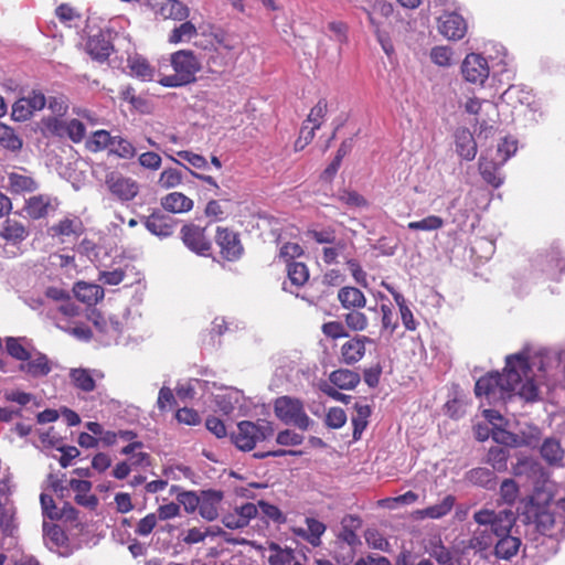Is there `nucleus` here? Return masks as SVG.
Wrapping results in <instances>:
<instances>
[{"mask_svg": "<svg viewBox=\"0 0 565 565\" xmlns=\"http://www.w3.org/2000/svg\"><path fill=\"white\" fill-rule=\"evenodd\" d=\"M532 369L524 354L509 355L503 373L489 372L477 380L475 394L489 405L504 402L512 392L526 402L539 399V386L531 376Z\"/></svg>", "mask_w": 565, "mask_h": 565, "instance_id": "obj_1", "label": "nucleus"}, {"mask_svg": "<svg viewBox=\"0 0 565 565\" xmlns=\"http://www.w3.org/2000/svg\"><path fill=\"white\" fill-rule=\"evenodd\" d=\"M173 74L159 73L157 82L164 87H181L196 81L202 65L192 50H179L170 55Z\"/></svg>", "mask_w": 565, "mask_h": 565, "instance_id": "obj_2", "label": "nucleus"}, {"mask_svg": "<svg viewBox=\"0 0 565 565\" xmlns=\"http://www.w3.org/2000/svg\"><path fill=\"white\" fill-rule=\"evenodd\" d=\"M274 433V425L269 420H242L237 423L236 430L231 433V441L237 449L250 451L258 443L271 438Z\"/></svg>", "mask_w": 565, "mask_h": 565, "instance_id": "obj_3", "label": "nucleus"}, {"mask_svg": "<svg viewBox=\"0 0 565 565\" xmlns=\"http://www.w3.org/2000/svg\"><path fill=\"white\" fill-rule=\"evenodd\" d=\"M276 417L286 425H292L301 430H307L311 419L306 414L303 403L295 397L280 396L274 402Z\"/></svg>", "mask_w": 565, "mask_h": 565, "instance_id": "obj_4", "label": "nucleus"}, {"mask_svg": "<svg viewBox=\"0 0 565 565\" xmlns=\"http://www.w3.org/2000/svg\"><path fill=\"white\" fill-rule=\"evenodd\" d=\"M473 520L479 525L490 526V532L497 537L511 534L516 522V516L511 510L494 511L481 509L473 514Z\"/></svg>", "mask_w": 565, "mask_h": 565, "instance_id": "obj_5", "label": "nucleus"}, {"mask_svg": "<svg viewBox=\"0 0 565 565\" xmlns=\"http://www.w3.org/2000/svg\"><path fill=\"white\" fill-rule=\"evenodd\" d=\"M345 339L338 354L339 362L344 365H355L362 361L366 354V345L375 344L374 339L364 334L349 335Z\"/></svg>", "mask_w": 565, "mask_h": 565, "instance_id": "obj_6", "label": "nucleus"}, {"mask_svg": "<svg viewBox=\"0 0 565 565\" xmlns=\"http://www.w3.org/2000/svg\"><path fill=\"white\" fill-rule=\"evenodd\" d=\"M105 184L108 191L122 202L132 201L139 193L138 182L119 172L108 173L105 179Z\"/></svg>", "mask_w": 565, "mask_h": 565, "instance_id": "obj_7", "label": "nucleus"}, {"mask_svg": "<svg viewBox=\"0 0 565 565\" xmlns=\"http://www.w3.org/2000/svg\"><path fill=\"white\" fill-rule=\"evenodd\" d=\"M180 238L191 252L198 255L205 256L212 248L211 241L205 235V228L193 223L181 227Z\"/></svg>", "mask_w": 565, "mask_h": 565, "instance_id": "obj_8", "label": "nucleus"}, {"mask_svg": "<svg viewBox=\"0 0 565 565\" xmlns=\"http://www.w3.org/2000/svg\"><path fill=\"white\" fill-rule=\"evenodd\" d=\"M7 190L13 195L33 193L39 189V182L33 173L23 167L7 171Z\"/></svg>", "mask_w": 565, "mask_h": 565, "instance_id": "obj_9", "label": "nucleus"}, {"mask_svg": "<svg viewBox=\"0 0 565 565\" xmlns=\"http://www.w3.org/2000/svg\"><path fill=\"white\" fill-rule=\"evenodd\" d=\"M461 73L467 82L482 85L489 77L488 62L482 55L470 53L462 62Z\"/></svg>", "mask_w": 565, "mask_h": 565, "instance_id": "obj_10", "label": "nucleus"}, {"mask_svg": "<svg viewBox=\"0 0 565 565\" xmlns=\"http://www.w3.org/2000/svg\"><path fill=\"white\" fill-rule=\"evenodd\" d=\"M215 242L222 257L228 262L237 260L243 254L244 248L238 234L227 227H217Z\"/></svg>", "mask_w": 565, "mask_h": 565, "instance_id": "obj_11", "label": "nucleus"}, {"mask_svg": "<svg viewBox=\"0 0 565 565\" xmlns=\"http://www.w3.org/2000/svg\"><path fill=\"white\" fill-rule=\"evenodd\" d=\"M207 51L206 56V70L211 75L222 76L233 68L237 61L236 51L217 50V49H205Z\"/></svg>", "mask_w": 565, "mask_h": 565, "instance_id": "obj_12", "label": "nucleus"}, {"mask_svg": "<svg viewBox=\"0 0 565 565\" xmlns=\"http://www.w3.org/2000/svg\"><path fill=\"white\" fill-rule=\"evenodd\" d=\"M145 227L159 238L170 237L178 224V221L160 210H154L150 215L142 216Z\"/></svg>", "mask_w": 565, "mask_h": 565, "instance_id": "obj_13", "label": "nucleus"}, {"mask_svg": "<svg viewBox=\"0 0 565 565\" xmlns=\"http://www.w3.org/2000/svg\"><path fill=\"white\" fill-rule=\"evenodd\" d=\"M156 19L184 21L190 15V9L180 0H161L149 3Z\"/></svg>", "mask_w": 565, "mask_h": 565, "instance_id": "obj_14", "label": "nucleus"}, {"mask_svg": "<svg viewBox=\"0 0 565 565\" xmlns=\"http://www.w3.org/2000/svg\"><path fill=\"white\" fill-rule=\"evenodd\" d=\"M46 126L50 131L57 136H63L65 134L74 143H79L86 135L84 124L75 118L64 121L54 117L47 120Z\"/></svg>", "mask_w": 565, "mask_h": 565, "instance_id": "obj_15", "label": "nucleus"}, {"mask_svg": "<svg viewBox=\"0 0 565 565\" xmlns=\"http://www.w3.org/2000/svg\"><path fill=\"white\" fill-rule=\"evenodd\" d=\"M438 31L448 40H460L467 32V24L461 15L448 13L438 19Z\"/></svg>", "mask_w": 565, "mask_h": 565, "instance_id": "obj_16", "label": "nucleus"}, {"mask_svg": "<svg viewBox=\"0 0 565 565\" xmlns=\"http://www.w3.org/2000/svg\"><path fill=\"white\" fill-rule=\"evenodd\" d=\"M19 370L29 377L38 379L46 376L52 371V363L44 353H30L29 360L20 363Z\"/></svg>", "mask_w": 565, "mask_h": 565, "instance_id": "obj_17", "label": "nucleus"}, {"mask_svg": "<svg viewBox=\"0 0 565 565\" xmlns=\"http://www.w3.org/2000/svg\"><path fill=\"white\" fill-rule=\"evenodd\" d=\"M505 163H500L497 158H489L487 154H481L479 158V172L484 182L493 188H499L503 183V177L500 172Z\"/></svg>", "mask_w": 565, "mask_h": 565, "instance_id": "obj_18", "label": "nucleus"}, {"mask_svg": "<svg viewBox=\"0 0 565 565\" xmlns=\"http://www.w3.org/2000/svg\"><path fill=\"white\" fill-rule=\"evenodd\" d=\"M70 380L72 385L84 393H90L96 388L97 379H103L104 374L97 370H88L84 367H75L70 370Z\"/></svg>", "mask_w": 565, "mask_h": 565, "instance_id": "obj_19", "label": "nucleus"}, {"mask_svg": "<svg viewBox=\"0 0 565 565\" xmlns=\"http://www.w3.org/2000/svg\"><path fill=\"white\" fill-rule=\"evenodd\" d=\"M223 500V492L217 490L201 491L199 513L206 521L218 518V508Z\"/></svg>", "mask_w": 565, "mask_h": 565, "instance_id": "obj_20", "label": "nucleus"}, {"mask_svg": "<svg viewBox=\"0 0 565 565\" xmlns=\"http://www.w3.org/2000/svg\"><path fill=\"white\" fill-rule=\"evenodd\" d=\"M75 298L87 305L95 306L104 299V289L97 285L86 281H77L73 287Z\"/></svg>", "mask_w": 565, "mask_h": 565, "instance_id": "obj_21", "label": "nucleus"}, {"mask_svg": "<svg viewBox=\"0 0 565 565\" xmlns=\"http://www.w3.org/2000/svg\"><path fill=\"white\" fill-rule=\"evenodd\" d=\"M218 196V199L210 200L204 209L205 216L214 222L225 220L234 205V201L227 194L220 193Z\"/></svg>", "mask_w": 565, "mask_h": 565, "instance_id": "obj_22", "label": "nucleus"}, {"mask_svg": "<svg viewBox=\"0 0 565 565\" xmlns=\"http://www.w3.org/2000/svg\"><path fill=\"white\" fill-rule=\"evenodd\" d=\"M70 487L75 492V502L78 505L85 507L89 510H95L98 505V498L90 494L92 482L88 480L72 479Z\"/></svg>", "mask_w": 565, "mask_h": 565, "instance_id": "obj_23", "label": "nucleus"}, {"mask_svg": "<svg viewBox=\"0 0 565 565\" xmlns=\"http://www.w3.org/2000/svg\"><path fill=\"white\" fill-rule=\"evenodd\" d=\"M114 50L110 41L102 33L90 36L86 42V52L100 63L108 60Z\"/></svg>", "mask_w": 565, "mask_h": 565, "instance_id": "obj_24", "label": "nucleus"}, {"mask_svg": "<svg viewBox=\"0 0 565 565\" xmlns=\"http://www.w3.org/2000/svg\"><path fill=\"white\" fill-rule=\"evenodd\" d=\"M337 298L345 310L363 309L366 305V297L362 290L353 286H344L338 290Z\"/></svg>", "mask_w": 565, "mask_h": 565, "instance_id": "obj_25", "label": "nucleus"}, {"mask_svg": "<svg viewBox=\"0 0 565 565\" xmlns=\"http://www.w3.org/2000/svg\"><path fill=\"white\" fill-rule=\"evenodd\" d=\"M161 206L167 212L179 214L191 211L194 202L182 192H171L161 198Z\"/></svg>", "mask_w": 565, "mask_h": 565, "instance_id": "obj_26", "label": "nucleus"}, {"mask_svg": "<svg viewBox=\"0 0 565 565\" xmlns=\"http://www.w3.org/2000/svg\"><path fill=\"white\" fill-rule=\"evenodd\" d=\"M456 151L465 160L471 161L477 154V142L467 129H458L455 134Z\"/></svg>", "mask_w": 565, "mask_h": 565, "instance_id": "obj_27", "label": "nucleus"}, {"mask_svg": "<svg viewBox=\"0 0 565 565\" xmlns=\"http://www.w3.org/2000/svg\"><path fill=\"white\" fill-rule=\"evenodd\" d=\"M50 209H52V199L47 194L32 195L24 204V211L33 220L45 217Z\"/></svg>", "mask_w": 565, "mask_h": 565, "instance_id": "obj_28", "label": "nucleus"}, {"mask_svg": "<svg viewBox=\"0 0 565 565\" xmlns=\"http://www.w3.org/2000/svg\"><path fill=\"white\" fill-rule=\"evenodd\" d=\"M521 544V539L512 534L498 537L494 544V556L500 559L510 561L519 553Z\"/></svg>", "mask_w": 565, "mask_h": 565, "instance_id": "obj_29", "label": "nucleus"}, {"mask_svg": "<svg viewBox=\"0 0 565 565\" xmlns=\"http://www.w3.org/2000/svg\"><path fill=\"white\" fill-rule=\"evenodd\" d=\"M465 480L472 486L484 489H493L497 484L495 473L486 467L470 469L465 473Z\"/></svg>", "mask_w": 565, "mask_h": 565, "instance_id": "obj_30", "label": "nucleus"}, {"mask_svg": "<svg viewBox=\"0 0 565 565\" xmlns=\"http://www.w3.org/2000/svg\"><path fill=\"white\" fill-rule=\"evenodd\" d=\"M539 265L542 270L556 274L565 270V260L562 257V253L557 247H551L539 256Z\"/></svg>", "mask_w": 565, "mask_h": 565, "instance_id": "obj_31", "label": "nucleus"}, {"mask_svg": "<svg viewBox=\"0 0 565 565\" xmlns=\"http://www.w3.org/2000/svg\"><path fill=\"white\" fill-rule=\"evenodd\" d=\"M28 235L25 225L14 218H7L0 228V237L13 244L21 243Z\"/></svg>", "mask_w": 565, "mask_h": 565, "instance_id": "obj_32", "label": "nucleus"}, {"mask_svg": "<svg viewBox=\"0 0 565 565\" xmlns=\"http://www.w3.org/2000/svg\"><path fill=\"white\" fill-rule=\"evenodd\" d=\"M341 531L338 539L347 543L349 546L354 547L361 544L356 530L361 527L362 521L358 516L348 515L341 522Z\"/></svg>", "mask_w": 565, "mask_h": 565, "instance_id": "obj_33", "label": "nucleus"}, {"mask_svg": "<svg viewBox=\"0 0 565 565\" xmlns=\"http://www.w3.org/2000/svg\"><path fill=\"white\" fill-rule=\"evenodd\" d=\"M329 381L340 390H353L361 381L358 372L349 369H338L330 373Z\"/></svg>", "mask_w": 565, "mask_h": 565, "instance_id": "obj_34", "label": "nucleus"}, {"mask_svg": "<svg viewBox=\"0 0 565 565\" xmlns=\"http://www.w3.org/2000/svg\"><path fill=\"white\" fill-rule=\"evenodd\" d=\"M128 68L132 76H136L143 82H151L156 79L154 68L140 55L130 56L128 58Z\"/></svg>", "mask_w": 565, "mask_h": 565, "instance_id": "obj_35", "label": "nucleus"}, {"mask_svg": "<svg viewBox=\"0 0 565 565\" xmlns=\"http://www.w3.org/2000/svg\"><path fill=\"white\" fill-rule=\"evenodd\" d=\"M456 498L452 494H447L441 502L427 507L417 511L420 518L440 519L447 515L454 508Z\"/></svg>", "mask_w": 565, "mask_h": 565, "instance_id": "obj_36", "label": "nucleus"}, {"mask_svg": "<svg viewBox=\"0 0 565 565\" xmlns=\"http://www.w3.org/2000/svg\"><path fill=\"white\" fill-rule=\"evenodd\" d=\"M541 456L550 465L561 463L564 458V449L559 440L546 438L541 446Z\"/></svg>", "mask_w": 565, "mask_h": 565, "instance_id": "obj_37", "label": "nucleus"}, {"mask_svg": "<svg viewBox=\"0 0 565 565\" xmlns=\"http://www.w3.org/2000/svg\"><path fill=\"white\" fill-rule=\"evenodd\" d=\"M510 454L507 448L494 446L488 450L486 462L489 463L493 472H504L508 470V460Z\"/></svg>", "mask_w": 565, "mask_h": 565, "instance_id": "obj_38", "label": "nucleus"}, {"mask_svg": "<svg viewBox=\"0 0 565 565\" xmlns=\"http://www.w3.org/2000/svg\"><path fill=\"white\" fill-rule=\"evenodd\" d=\"M361 309H350L343 315V320L348 331H352L355 334L365 331L369 327V318Z\"/></svg>", "mask_w": 565, "mask_h": 565, "instance_id": "obj_39", "label": "nucleus"}, {"mask_svg": "<svg viewBox=\"0 0 565 565\" xmlns=\"http://www.w3.org/2000/svg\"><path fill=\"white\" fill-rule=\"evenodd\" d=\"M271 554L268 557L269 565H294L295 554L289 547L282 548L279 544L270 542L268 545Z\"/></svg>", "mask_w": 565, "mask_h": 565, "instance_id": "obj_40", "label": "nucleus"}, {"mask_svg": "<svg viewBox=\"0 0 565 565\" xmlns=\"http://www.w3.org/2000/svg\"><path fill=\"white\" fill-rule=\"evenodd\" d=\"M196 35V26L191 21L184 20L180 25L172 29L169 34V42L171 44L188 42Z\"/></svg>", "mask_w": 565, "mask_h": 565, "instance_id": "obj_41", "label": "nucleus"}, {"mask_svg": "<svg viewBox=\"0 0 565 565\" xmlns=\"http://www.w3.org/2000/svg\"><path fill=\"white\" fill-rule=\"evenodd\" d=\"M52 231L58 236H79L83 233V223L78 217H65L55 224Z\"/></svg>", "mask_w": 565, "mask_h": 565, "instance_id": "obj_42", "label": "nucleus"}, {"mask_svg": "<svg viewBox=\"0 0 565 565\" xmlns=\"http://www.w3.org/2000/svg\"><path fill=\"white\" fill-rule=\"evenodd\" d=\"M209 46H206L205 49L236 51V43L234 39L224 30L217 29L215 31H212L209 34Z\"/></svg>", "mask_w": 565, "mask_h": 565, "instance_id": "obj_43", "label": "nucleus"}, {"mask_svg": "<svg viewBox=\"0 0 565 565\" xmlns=\"http://www.w3.org/2000/svg\"><path fill=\"white\" fill-rule=\"evenodd\" d=\"M287 275L292 285L302 287L309 280V269L302 262H290L287 264Z\"/></svg>", "mask_w": 565, "mask_h": 565, "instance_id": "obj_44", "label": "nucleus"}, {"mask_svg": "<svg viewBox=\"0 0 565 565\" xmlns=\"http://www.w3.org/2000/svg\"><path fill=\"white\" fill-rule=\"evenodd\" d=\"M0 145L6 149L15 152L21 150L23 141L15 134L12 127L0 122Z\"/></svg>", "mask_w": 565, "mask_h": 565, "instance_id": "obj_45", "label": "nucleus"}, {"mask_svg": "<svg viewBox=\"0 0 565 565\" xmlns=\"http://www.w3.org/2000/svg\"><path fill=\"white\" fill-rule=\"evenodd\" d=\"M371 415V409L367 405H355V415L352 417L353 424V439L359 440L363 430L367 426V418Z\"/></svg>", "mask_w": 565, "mask_h": 565, "instance_id": "obj_46", "label": "nucleus"}, {"mask_svg": "<svg viewBox=\"0 0 565 565\" xmlns=\"http://www.w3.org/2000/svg\"><path fill=\"white\" fill-rule=\"evenodd\" d=\"M109 152L122 159H131L136 156V148L127 139L114 136Z\"/></svg>", "mask_w": 565, "mask_h": 565, "instance_id": "obj_47", "label": "nucleus"}, {"mask_svg": "<svg viewBox=\"0 0 565 565\" xmlns=\"http://www.w3.org/2000/svg\"><path fill=\"white\" fill-rule=\"evenodd\" d=\"M445 225V221L443 217L438 215H428L419 221H413L407 224L408 230L412 231H437L440 230Z\"/></svg>", "mask_w": 565, "mask_h": 565, "instance_id": "obj_48", "label": "nucleus"}, {"mask_svg": "<svg viewBox=\"0 0 565 565\" xmlns=\"http://www.w3.org/2000/svg\"><path fill=\"white\" fill-rule=\"evenodd\" d=\"M113 138L114 136H111L107 130H97L92 135L86 147L92 152H98L107 148L110 149Z\"/></svg>", "mask_w": 565, "mask_h": 565, "instance_id": "obj_49", "label": "nucleus"}, {"mask_svg": "<svg viewBox=\"0 0 565 565\" xmlns=\"http://www.w3.org/2000/svg\"><path fill=\"white\" fill-rule=\"evenodd\" d=\"M493 544V535L487 529H477L473 531L470 540L469 547L476 551H486Z\"/></svg>", "mask_w": 565, "mask_h": 565, "instance_id": "obj_50", "label": "nucleus"}, {"mask_svg": "<svg viewBox=\"0 0 565 565\" xmlns=\"http://www.w3.org/2000/svg\"><path fill=\"white\" fill-rule=\"evenodd\" d=\"M338 201L350 207H366L367 200L359 192L349 189H341L337 194Z\"/></svg>", "mask_w": 565, "mask_h": 565, "instance_id": "obj_51", "label": "nucleus"}, {"mask_svg": "<svg viewBox=\"0 0 565 565\" xmlns=\"http://www.w3.org/2000/svg\"><path fill=\"white\" fill-rule=\"evenodd\" d=\"M328 113V102L324 98H321L318 100V103L310 109V113L307 116V119L305 120V125L307 122H310L312 126L311 128L317 130L321 127L323 118L326 117Z\"/></svg>", "mask_w": 565, "mask_h": 565, "instance_id": "obj_52", "label": "nucleus"}, {"mask_svg": "<svg viewBox=\"0 0 565 565\" xmlns=\"http://www.w3.org/2000/svg\"><path fill=\"white\" fill-rule=\"evenodd\" d=\"M321 332L326 338L331 340L349 338L350 335L349 331L347 330L345 323L338 320L324 322L321 326Z\"/></svg>", "mask_w": 565, "mask_h": 565, "instance_id": "obj_53", "label": "nucleus"}, {"mask_svg": "<svg viewBox=\"0 0 565 565\" xmlns=\"http://www.w3.org/2000/svg\"><path fill=\"white\" fill-rule=\"evenodd\" d=\"M224 533L222 529L217 527L216 531H212L211 527L202 530L201 527H192L186 531L183 537L185 544L192 545L203 542L207 536H215Z\"/></svg>", "mask_w": 565, "mask_h": 565, "instance_id": "obj_54", "label": "nucleus"}, {"mask_svg": "<svg viewBox=\"0 0 565 565\" xmlns=\"http://www.w3.org/2000/svg\"><path fill=\"white\" fill-rule=\"evenodd\" d=\"M183 177L181 171L174 168L164 169L158 179V185L161 189L169 190L182 183Z\"/></svg>", "mask_w": 565, "mask_h": 565, "instance_id": "obj_55", "label": "nucleus"}, {"mask_svg": "<svg viewBox=\"0 0 565 565\" xmlns=\"http://www.w3.org/2000/svg\"><path fill=\"white\" fill-rule=\"evenodd\" d=\"M518 150V141L513 138L504 137L497 146L495 157L500 163H505Z\"/></svg>", "mask_w": 565, "mask_h": 565, "instance_id": "obj_56", "label": "nucleus"}, {"mask_svg": "<svg viewBox=\"0 0 565 565\" xmlns=\"http://www.w3.org/2000/svg\"><path fill=\"white\" fill-rule=\"evenodd\" d=\"M43 532H44V536L46 539H49L56 547L64 546L67 542V536H66L64 530L57 524H54V523L49 524V523L44 522L43 523Z\"/></svg>", "mask_w": 565, "mask_h": 565, "instance_id": "obj_57", "label": "nucleus"}, {"mask_svg": "<svg viewBox=\"0 0 565 565\" xmlns=\"http://www.w3.org/2000/svg\"><path fill=\"white\" fill-rule=\"evenodd\" d=\"M6 348L8 354L21 363L30 358V352L21 344V339L12 337L7 338Z\"/></svg>", "mask_w": 565, "mask_h": 565, "instance_id": "obj_58", "label": "nucleus"}, {"mask_svg": "<svg viewBox=\"0 0 565 565\" xmlns=\"http://www.w3.org/2000/svg\"><path fill=\"white\" fill-rule=\"evenodd\" d=\"M381 313H382V329L384 331H388L390 334H393L397 327H398V320L397 317L390 305L382 303L381 305Z\"/></svg>", "mask_w": 565, "mask_h": 565, "instance_id": "obj_59", "label": "nucleus"}, {"mask_svg": "<svg viewBox=\"0 0 565 565\" xmlns=\"http://www.w3.org/2000/svg\"><path fill=\"white\" fill-rule=\"evenodd\" d=\"M201 493L194 491H182L177 495L179 505H183L188 513H193L200 507Z\"/></svg>", "mask_w": 565, "mask_h": 565, "instance_id": "obj_60", "label": "nucleus"}, {"mask_svg": "<svg viewBox=\"0 0 565 565\" xmlns=\"http://www.w3.org/2000/svg\"><path fill=\"white\" fill-rule=\"evenodd\" d=\"M40 502H41V508H42V511H43V515L45 518H47V519H50L52 521H60L61 520V515H58L61 508L56 507L55 501H54L52 495L42 493L40 495Z\"/></svg>", "mask_w": 565, "mask_h": 565, "instance_id": "obj_61", "label": "nucleus"}, {"mask_svg": "<svg viewBox=\"0 0 565 565\" xmlns=\"http://www.w3.org/2000/svg\"><path fill=\"white\" fill-rule=\"evenodd\" d=\"M33 116V110L30 108V104L24 99V97L19 98L12 105L11 117L15 121H25L29 120Z\"/></svg>", "mask_w": 565, "mask_h": 565, "instance_id": "obj_62", "label": "nucleus"}, {"mask_svg": "<svg viewBox=\"0 0 565 565\" xmlns=\"http://www.w3.org/2000/svg\"><path fill=\"white\" fill-rule=\"evenodd\" d=\"M500 497L503 502L513 504L519 497V486L513 479H505L500 487Z\"/></svg>", "mask_w": 565, "mask_h": 565, "instance_id": "obj_63", "label": "nucleus"}, {"mask_svg": "<svg viewBox=\"0 0 565 565\" xmlns=\"http://www.w3.org/2000/svg\"><path fill=\"white\" fill-rule=\"evenodd\" d=\"M347 422V414L341 407H331L326 415V425L330 428H341Z\"/></svg>", "mask_w": 565, "mask_h": 565, "instance_id": "obj_64", "label": "nucleus"}]
</instances>
